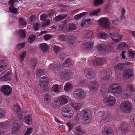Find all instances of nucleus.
<instances>
[{"instance_id":"f257e3e1","label":"nucleus","mask_w":135,"mask_h":135,"mask_svg":"<svg viewBox=\"0 0 135 135\" xmlns=\"http://www.w3.org/2000/svg\"><path fill=\"white\" fill-rule=\"evenodd\" d=\"M99 25L106 29H109L110 37L114 42H118L120 41L122 37V35L118 33L114 30L113 32L112 29H110V24L109 20L108 18L106 17H102L100 18L98 21Z\"/></svg>"},{"instance_id":"f03ea898","label":"nucleus","mask_w":135,"mask_h":135,"mask_svg":"<svg viewBox=\"0 0 135 135\" xmlns=\"http://www.w3.org/2000/svg\"><path fill=\"white\" fill-rule=\"evenodd\" d=\"M68 97L62 96L59 97L58 98L54 99L52 102L51 106L54 108H58L68 103Z\"/></svg>"},{"instance_id":"7ed1b4c3","label":"nucleus","mask_w":135,"mask_h":135,"mask_svg":"<svg viewBox=\"0 0 135 135\" xmlns=\"http://www.w3.org/2000/svg\"><path fill=\"white\" fill-rule=\"evenodd\" d=\"M135 92V86L132 84H127L121 93V96L124 98H127L130 96L131 92Z\"/></svg>"},{"instance_id":"20e7f679","label":"nucleus","mask_w":135,"mask_h":135,"mask_svg":"<svg viewBox=\"0 0 135 135\" xmlns=\"http://www.w3.org/2000/svg\"><path fill=\"white\" fill-rule=\"evenodd\" d=\"M122 87L118 83H114L111 84L108 89L109 93H113L115 95H118L121 92Z\"/></svg>"},{"instance_id":"39448f33","label":"nucleus","mask_w":135,"mask_h":135,"mask_svg":"<svg viewBox=\"0 0 135 135\" xmlns=\"http://www.w3.org/2000/svg\"><path fill=\"white\" fill-rule=\"evenodd\" d=\"M91 114L88 110H83L81 111V118L83 120V123L86 124L90 122Z\"/></svg>"},{"instance_id":"423d86ee","label":"nucleus","mask_w":135,"mask_h":135,"mask_svg":"<svg viewBox=\"0 0 135 135\" xmlns=\"http://www.w3.org/2000/svg\"><path fill=\"white\" fill-rule=\"evenodd\" d=\"M61 114L63 117L71 118L74 114V111L71 107H65L62 110Z\"/></svg>"},{"instance_id":"0eeeda50","label":"nucleus","mask_w":135,"mask_h":135,"mask_svg":"<svg viewBox=\"0 0 135 135\" xmlns=\"http://www.w3.org/2000/svg\"><path fill=\"white\" fill-rule=\"evenodd\" d=\"M120 108V109L123 112H127L132 109V104L130 102L125 101L121 103Z\"/></svg>"},{"instance_id":"6e6552de","label":"nucleus","mask_w":135,"mask_h":135,"mask_svg":"<svg viewBox=\"0 0 135 135\" xmlns=\"http://www.w3.org/2000/svg\"><path fill=\"white\" fill-rule=\"evenodd\" d=\"M75 98L78 100H80L83 98L86 95L85 91L80 89H77L74 91Z\"/></svg>"},{"instance_id":"1a4fd4ad","label":"nucleus","mask_w":135,"mask_h":135,"mask_svg":"<svg viewBox=\"0 0 135 135\" xmlns=\"http://www.w3.org/2000/svg\"><path fill=\"white\" fill-rule=\"evenodd\" d=\"M1 91L5 96H8L12 91L11 87L9 85H6L2 86L1 88Z\"/></svg>"},{"instance_id":"9d476101","label":"nucleus","mask_w":135,"mask_h":135,"mask_svg":"<svg viewBox=\"0 0 135 135\" xmlns=\"http://www.w3.org/2000/svg\"><path fill=\"white\" fill-rule=\"evenodd\" d=\"M58 37L59 39L60 40L66 41L71 44H72L75 38L73 36L71 35H69L67 37H65L64 35H59Z\"/></svg>"},{"instance_id":"9b49d317","label":"nucleus","mask_w":135,"mask_h":135,"mask_svg":"<svg viewBox=\"0 0 135 135\" xmlns=\"http://www.w3.org/2000/svg\"><path fill=\"white\" fill-rule=\"evenodd\" d=\"M112 74V71L111 70L109 69L101 73L99 75V77L101 80H107L111 78Z\"/></svg>"},{"instance_id":"f8f14e48","label":"nucleus","mask_w":135,"mask_h":135,"mask_svg":"<svg viewBox=\"0 0 135 135\" xmlns=\"http://www.w3.org/2000/svg\"><path fill=\"white\" fill-rule=\"evenodd\" d=\"M72 73L70 70H65L60 74V78L62 79H67L72 77Z\"/></svg>"},{"instance_id":"ddd939ff","label":"nucleus","mask_w":135,"mask_h":135,"mask_svg":"<svg viewBox=\"0 0 135 135\" xmlns=\"http://www.w3.org/2000/svg\"><path fill=\"white\" fill-rule=\"evenodd\" d=\"M88 87L90 92L93 93L98 89L99 86L97 82L91 81L90 82Z\"/></svg>"},{"instance_id":"4468645a","label":"nucleus","mask_w":135,"mask_h":135,"mask_svg":"<svg viewBox=\"0 0 135 135\" xmlns=\"http://www.w3.org/2000/svg\"><path fill=\"white\" fill-rule=\"evenodd\" d=\"M103 101L104 103L110 106L113 105L116 102L115 98L111 96L105 97Z\"/></svg>"},{"instance_id":"2eb2a0df","label":"nucleus","mask_w":135,"mask_h":135,"mask_svg":"<svg viewBox=\"0 0 135 135\" xmlns=\"http://www.w3.org/2000/svg\"><path fill=\"white\" fill-rule=\"evenodd\" d=\"M105 62V60L104 58H97L93 60L92 63L94 65L99 66L103 65Z\"/></svg>"},{"instance_id":"dca6fc26","label":"nucleus","mask_w":135,"mask_h":135,"mask_svg":"<svg viewBox=\"0 0 135 135\" xmlns=\"http://www.w3.org/2000/svg\"><path fill=\"white\" fill-rule=\"evenodd\" d=\"M85 76L89 79H93L95 76V74L91 69H86L84 71Z\"/></svg>"},{"instance_id":"f3484780","label":"nucleus","mask_w":135,"mask_h":135,"mask_svg":"<svg viewBox=\"0 0 135 135\" xmlns=\"http://www.w3.org/2000/svg\"><path fill=\"white\" fill-rule=\"evenodd\" d=\"M21 128L20 124L17 123H13L11 127V131L12 133H18L20 129Z\"/></svg>"},{"instance_id":"a211bd4d","label":"nucleus","mask_w":135,"mask_h":135,"mask_svg":"<svg viewBox=\"0 0 135 135\" xmlns=\"http://www.w3.org/2000/svg\"><path fill=\"white\" fill-rule=\"evenodd\" d=\"M62 88V86L61 85L55 84L53 85L52 86L51 90L56 94H59L61 91V90Z\"/></svg>"},{"instance_id":"6ab92c4d","label":"nucleus","mask_w":135,"mask_h":135,"mask_svg":"<svg viewBox=\"0 0 135 135\" xmlns=\"http://www.w3.org/2000/svg\"><path fill=\"white\" fill-rule=\"evenodd\" d=\"M11 80L10 73L9 71H5L0 76V80L7 81Z\"/></svg>"},{"instance_id":"aec40b11","label":"nucleus","mask_w":135,"mask_h":135,"mask_svg":"<svg viewBox=\"0 0 135 135\" xmlns=\"http://www.w3.org/2000/svg\"><path fill=\"white\" fill-rule=\"evenodd\" d=\"M40 83L41 87L44 88H45L48 83L49 80L46 76H44L41 78Z\"/></svg>"},{"instance_id":"412c9836","label":"nucleus","mask_w":135,"mask_h":135,"mask_svg":"<svg viewBox=\"0 0 135 135\" xmlns=\"http://www.w3.org/2000/svg\"><path fill=\"white\" fill-rule=\"evenodd\" d=\"M126 66V64L118 63L115 65L114 69L115 73H117L118 71L122 70L123 69L124 67Z\"/></svg>"},{"instance_id":"4be33fe9","label":"nucleus","mask_w":135,"mask_h":135,"mask_svg":"<svg viewBox=\"0 0 135 135\" xmlns=\"http://www.w3.org/2000/svg\"><path fill=\"white\" fill-rule=\"evenodd\" d=\"M103 135H113L114 133L112 129L110 128H104L102 131Z\"/></svg>"},{"instance_id":"5701e85b","label":"nucleus","mask_w":135,"mask_h":135,"mask_svg":"<svg viewBox=\"0 0 135 135\" xmlns=\"http://www.w3.org/2000/svg\"><path fill=\"white\" fill-rule=\"evenodd\" d=\"M8 64V61L5 59L0 60V72L4 70Z\"/></svg>"},{"instance_id":"b1692460","label":"nucleus","mask_w":135,"mask_h":135,"mask_svg":"<svg viewBox=\"0 0 135 135\" xmlns=\"http://www.w3.org/2000/svg\"><path fill=\"white\" fill-rule=\"evenodd\" d=\"M41 50L43 53H47L49 51V46L47 44L44 43L40 44Z\"/></svg>"},{"instance_id":"393cba45","label":"nucleus","mask_w":135,"mask_h":135,"mask_svg":"<svg viewBox=\"0 0 135 135\" xmlns=\"http://www.w3.org/2000/svg\"><path fill=\"white\" fill-rule=\"evenodd\" d=\"M64 67H68L71 68L73 66V64L70 58H67L66 59L63 64Z\"/></svg>"},{"instance_id":"a878e982","label":"nucleus","mask_w":135,"mask_h":135,"mask_svg":"<svg viewBox=\"0 0 135 135\" xmlns=\"http://www.w3.org/2000/svg\"><path fill=\"white\" fill-rule=\"evenodd\" d=\"M23 121L26 124L30 125L32 123V120L31 114H28L26 116L23 118Z\"/></svg>"},{"instance_id":"bb28decb","label":"nucleus","mask_w":135,"mask_h":135,"mask_svg":"<svg viewBox=\"0 0 135 135\" xmlns=\"http://www.w3.org/2000/svg\"><path fill=\"white\" fill-rule=\"evenodd\" d=\"M98 51L100 53H104L106 52L105 47L104 45L102 44H100L97 47Z\"/></svg>"},{"instance_id":"cd10ccee","label":"nucleus","mask_w":135,"mask_h":135,"mask_svg":"<svg viewBox=\"0 0 135 135\" xmlns=\"http://www.w3.org/2000/svg\"><path fill=\"white\" fill-rule=\"evenodd\" d=\"M132 76V70L130 69L126 70L123 74L124 78L126 79H128L130 78Z\"/></svg>"},{"instance_id":"c85d7f7f","label":"nucleus","mask_w":135,"mask_h":135,"mask_svg":"<svg viewBox=\"0 0 135 135\" xmlns=\"http://www.w3.org/2000/svg\"><path fill=\"white\" fill-rule=\"evenodd\" d=\"M83 49H86L89 50L91 49L93 46V44L90 42H87L84 43L83 45Z\"/></svg>"},{"instance_id":"c756f323","label":"nucleus","mask_w":135,"mask_h":135,"mask_svg":"<svg viewBox=\"0 0 135 135\" xmlns=\"http://www.w3.org/2000/svg\"><path fill=\"white\" fill-rule=\"evenodd\" d=\"M110 120V115L105 114L103 118H102V119L100 120V122L102 124H103L109 121Z\"/></svg>"},{"instance_id":"7c9ffc66","label":"nucleus","mask_w":135,"mask_h":135,"mask_svg":"<svg viewBox=\"0 0 135 135\" xmlns=\"http://www.w3.org/2000/svg\"><path fill=\"white\" fill-rule=\"evenodd\" d=\"M73 88V85L69 82L67 83L64 86V90L66 92L70 91Z\"/></svg>"},{"instance_id":"2f4dec72","label":"nucleus","mask_w":135,"mask_h":135,"mask_svg":"<svg viewBox=\"0 0 135 135\" xmlns=\"http://www.w3.org/2000/svg\"><path fill=\"white\" fill-rule=\"evenodd\" d=\"M128 47V45L126 43L122 42L118 45L117 49V50H120L124 49H126Z\"/></svg>"},{"instance_id":"473e14b6","label":"nucleus","mask_w":135,"mask_h":135,"mask_svg":"<svg viewBox=\"0 0 135 135\" xmlns=\"http://www.w3.org/2000/svg\"><path fill=\"white\" fill-rule=\"evenodd\" d=\"M97 36L99 37L104 39H107L108 37V35L106 33L101 31L98 33L97 34Z\"/></svg>"},{"instance_id":"72a5a7b5","label":"nucleus","mask_w":135,"mask_h":135,"mask_svg":"<svg viewBox=\"0 0 135 135\" xmlns=\"http://www.w3.org/2000/svg\"><path fill=\"white\" fill-rule=\"evenodd\" d=\"M71 105L73 108L76 111H77L80 109V104L79 103L71 102Z\"/></svg>"},{"instance_id":"f704fd0d","label":"nucleus","mask_w":135,"mask_h":135,"mask_svg":"<svg viewBox=\"0 0 135 135\" xmlns=\"http://www.w3.org/2000/svg\"><path fill=\"white\" fill-rule=\"evenodd\" d=\"M59 65H58L57 66L55 65L54 64H50L48 66V70L52 69L53 70H54L55 72L56 73L57 72V69L59 68Z\"/></svg>"},{"instance_id":"c9c22d12","label":"nucleus","mask_w":135,"mask_h":135,"mask_svg":"<svg viewBox=\"0 0 135 135\" xmlns=\"http://www.w3.org/2000/svg\"><path fill=\"white\" fill-rule=\"evenodd\" d=\"M105 114L104 111H100L97 114V117L96 118V119L98 120V121L100 122V120L101 119H102V118H103V117Z\"/></svg>"},{"instance_id":"e433bc0d","label":"nucleus","mask_w":135,"mask_h":135,"mask_svg":"<svg viewBox=\"0 0 135 135\" xmlns=\"http://www.w3.org/2000/svg\"><path fill=\"white\" fill-rule=\"evenodd\" d=\"M87 13V12H83L75 16L74 17V18L75 20L79 19L81 17H85V15Z\"/></svg>"},{"instance_id":"4c0bfd02","label":"nucleus","mask_w":135,"mask_h":135,"mask_svg":"<svg viewBox=\"0 0 135 135\" xmlns=\"http://www.w3.org/2000/svg\"><path fill=\"white\" fill-rule=\"evenodd\" d=\"M44 101L45 102L47 103H49L51 98V95L50 94L46 93L44 95Z\"/></svg>"},{"instance_id":"58836bf2","label":"nucleus","mask_w":135,"mask_h":135,"mask_svg":"<svg viewBox=\"0 0 135 135\" xmlns=\"http://www.w3.org/2000/svg\"><path fill=\"white\" fill-rule=\"evenodd\" d=\"M26 52L25 51H23L21 53L19 59V61L21 62H22L25 58L26 56Z\"/></svg>"},{"instance_id":"ea45409f","label":"nucleus","mask_w":135,"mask_h":135,"mask_svg":"<svg viewBox=\"0 0 135 135\" xmlns=\"http://www.w3.org/2000/svg\"><path fill=\"white\" fill-rule=\"evenodd\" d=\"M118 130L122 133H126L128 132V130L127 128L125 127L123 125L120 126Z\"/></svg>"},{"instance_id":"a19ab883","label":"nucleus","mask_w":135,"mask_h":135,"mask_svg":"<svg viewBox=\"0 0 135 135\" xmlns=\"http://www.w3.org/2000/svg\"><path fill=\"white\" fill-rule=\"evenodd\" d=\"M67 16V14H63L59 15L55 18V20L56 21H59L63 19Z\"/></svg>"},{"instance_id":"79ce46f5","label":"nucleus","mask_w":135,"mask_h":135,"mask_svg":"<svg viewBox=\"0 0 135 135\" xmlns=\"http://www.w3.org/2000/svg\"><path fill=\"white\" fill-rule=\"evenodd\" d=\"M12 109L13 111L16 112H18L20 111L21 109L20 107L17 104H16L12 108Z\"/></svg>"},{"instance_id":"37998d69","label":"nucleus","mask_w":135,"mask_h":135,"mask_svg":"<svg viewBox=\"0 0 135 135\" xmlns=\"http://www.w3.org/2000/svg\"><path fill=\"white\" fill-rule=\"evenodd\" d=\"M45 73L43 70L41 69H37L36 71V75L37 76L39 77L44 74Z\"/></svg>"},{"instance_id":"c03bdc74","label":"nucleus","mask_w":135,"mask_h":135,"mask_svg":"<svg viewBox=\"0 0 135 135\" xmlns=\"http://www.w3.org/2000/svg\"><path fill=\"white\" fill-rule=\"evenodd\" d=\"M100 11V9H99L94 10L92 12L90 13L89 16L91 17H93L99 13Z\"/></svg>"},{"instance_id":"a18cd8bd","label":"nucleus","mask_w":135,"mask_h":135,"mask_svg":"<svg viewBox=\"0 0 135 135\" xmlns=\"http://www.w3.org/2000/svg\"><path fill=\"white\" fill-rule=\"evenodd\" d=\"M129 56L131 59H133L135 56V53L134 51L130 49L128 51Z\"/></svg>"},{"instance_id":"49530a36","label":"nucleus","mask_w":135,"mask_h":135,"mask_svg":"<svg viewBox=\"0 0 135 135\" xmlns=\"http://www.w3.org/2000/svg\"><path fill=\"white\" fill-rule=\"evenodd\" d=\"M100 92L103 95H105L107 92V89L105 86H103L101 88Z\"/></svg>"},{"instance_id":"de8ad7c7","label":"nucleus","mask_w":135,"mask_h":135,"mask_svg":"<svg viewBox=\"0 0 135 135\" xmlns=\"http://www.w3.org/2000/svg\"><path fill=\"white\" fill-rule=\"evenodd\" d=\"M25 42H22L17 44L16 45V48L18 50H21L25 46Z\"/></svg>"},{"instance_id":"09e8293b","label":"nucleus","mask_w":135,"mask_h":135,"mask_svg":"<svg viewBox=\"0 0 135 135\" xmlns=\"http://www.w3.org/2000/svg\"><path fill=\"white\" fill-rule=\"evenodd\" d=\"M36 35H30L29 37L28 41L29 43H31L36 38Z\"/></svg>"},{"instance_id":"8fccbe9b","label":"nucleus","mask_w":135,"mask_h":135,"mask_svg":"<svg viewBox=\"0 0 135 135\" xmlns=\"http://www.w3.org/2000/svg\"><path fill=\"white\" fill-rule=\"evenodd\" d=\"M76 29V25L74 23H70L69 24V31L74 30Z\"/></svg>"},{"instance_id":"3c124183","label":"nucleus","mask_w":135,"mask_h":135,"mask_svg":"<svg viewBox=\"0 0 135 135\" xmlns=\"http://www.w3.org/2000/svg\"><path fill=\"white\" fill-rule=\"evenodd\" d=\"M37 62V60L36 59L33 58L31 59V64L33 68L35 67L36 66Z\"/></svg>"},{"instance_id":"603ef678","label":"nucleus","mask_w":135,"mask_h":135,"mask_svg":"<svg viewBox=\"0 0 135 135\" xmlns=\"http://www.w3.org/2000/svg\"><path fill=\"white\" fill-rule=\"evenodd\" d=\"M9 10L11 12L13 13H16L17 12V8L14 7L13 6H12L9 7Z\"/></svg>"},{"instance_id":"864d4df0","label":"nucleus","mask_w":135,"mask_h":135,"mask_svg":"<svg viewBox=\"0 0 135 135\" xmlns=\"http://www.w3.org/2000/svg\"><path fill=\"white\" fill-rule=\"evenodd\" d=\"M67 126L69 127V132H71V129L74 127V124L73 123L71 122H69L67 123Z\"/></svg>"},{"instance_id":"5fc2aeb1","label":"nucleus","mask_w":135,"mask_h":135,"mask_svg":"<svg viewBox=\"0 0 135 135\" xmlns=\"http://www.w3.org/2000/svg\"><path fill=\"white\" fill-rule=\"evenodd\" d=\"M81 126H78L75 128L76 131L78 132H80L82 133H84V131L81 129Z\"/></svg>"},{"instance_id":"6e6d98bb","label":"nucleus","mask_w":135,"mask_h":135,"mask_svg":"<svg viewBox=\"0 0 135 135\" xmlns=\"http://www.w3.org/2000/svg\"><path fill=\"white\" fill-rule=\"evenodd\" d=\"M19 34L22 37L24 38L26 36L25 30H19Z\"/></svg>"},{"instance_id":"4d7b16f0","label":"nucleus","mask_w":135,"mask_h":135,"mask_svg":"<svg viewBox=\"0 0 135 135\" xmlns=\"http://www.w3.org/2000/svg\"><path fill=\"white\" fill-rule=\"evenodd\" d=\"M33 128H28L24 134V135H29L32 132Z\"/></svg>"},{"instance_id":"13d9d810","label":"nucleus","mask_w":135,"mask_h":135,"mask_svg":"<svg viewBox=\"0 0 135 135\" xmlns=\"http://www.w3.org/2000/svg\"><path fill=\"white\" fill-rule=\"evenodd\" d=\"M19 21L20 24L22 26H24L26 25V21L23 18H19Z\"/></svg>"},{"instance_id":"bf43d9fd","label":"nucleus","mask_w":135,"mask_h":135,"mask_svg":"<svg viewBox=\"0 0 135 135\" xmlns=\"http://www.w3.org/2000/svg\"><path fill=\"white\" fill-rule=\"evenodd\" d=\"M53 49L54 52L56 53H58L60 50L61 48L59 46H53Z\"/></svg>"},{"instance_id":"052dcab7","label":"nucleus","mask_w":135,"mask_h":135,"mask_svg":"<svg viewBox=\"0 0 135 135\" xmlns=\"http://www.w3.org/2000/svg\"><path fill=\"white\" fill-rule=\"evenodd\" d=\"M47 15L45 13L43 14L40 17V20L42 21H44L47 18Z\"/></svg>"},{"instance_id":"680f3d73","label":"nucleus","mask_w":135,"mask_h":135,"mask_svg":"<svg viewBox=\"0 0 135 135\" xmlns=\"http://www.w3.org/2000/svg\"><path fill=\"white\" fill-rule=\"evenodd\" d=\"M103 0H95L94 1V4L95 6H98L102 4Z\"/></svg>"},{"instance_id":"e2e57ef3","label":"nucleus","mask_w":135,"mask_h":135,"mask_svg":"<svg viewBox=\"0 0 135 135\" xmlns=\"http://www.w3.org/2000/svg\"><path fill=\"white\" fill-rule=\"evenodd\" d=\"M40 24L38 22H36L33 25L34 30L37 31L38 30L40 26Z\"/></svg>"},{"instance_id":"0e129e2a","label":"nucleus","mask_w":135,"mask_h":135,"mask_svg":"<svg viewBox=\"0 0 135 135\" xmlns=\"http://www.w3.org/2000/svg\"><path fill=\"white\" fill-rule=\"evenodd\" d=\"M5 123L4 122H0V135H1L2 133V130L5 128L4 125Z\"/></svg>"},{"instance_id":"69168bd1","label":"nucleus","mask_w":135,"mask_h":135,"mask_svg":"<svg viewBox=\"0 0 135 135\" xmlns=\"http://www.w3.org/2000/svg\"><path fill=\"white\" fill-rule=\"evenodd\" d=\"M52 37L51 35L50 34H46L44 35L43 38L46 41L48 40Z\"/></svg>"},{"instance_id":"338daca9","label":"nucleus","mask_w":135,"mask_h":135,"mask_svg":"<svg viewBox=\"0 0 135 135\" xmlns=\"http://www.w3.org/2000/svg\"><path fill=\"white\" fill-rule=\"evenodd\" d=\"M94 35L93 33L91 31H89L85 35V36L88 38Z\"/></svg>"},{"instance_id":"774afa93","label":"nucleus","mask_w":135,"mask_h":135,"mask_svg":"<svg viewBox=\"0 0 135 135\" xmlns=\"http://www.w3.org/2000/svg\"><path fill=\"white\" fill-rule=\"evenodd\" d=\"M5 116V111L2 109H0V118L2 117Z\"/></svg>"}]
</instances>
